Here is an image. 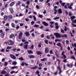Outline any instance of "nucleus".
Masks as SVG:
<instances>
[{
  "instance_id": "nucleus-1",
  "label": "nucleus",
  "mask_w": 76,
  "mask_h": 76,
  "mask_svg": "<svg viewBox=\"0 0 76 76\" xmlns=\"http://www.w3.org/2000/svg\"><path fill=\"white\" fill-rule=\"evenodd\" d=\"M54 35L56 36V38H58L61 37V35L58 33H54Z\"/></svg>"
},
{
  "instance_id": "nucleus-2",
  "label": "nucleus",
  "mask_w": 76,
  "mask_h": 76,
  "mask_svg": "<svg viewBox=\"0 0 76 76\" xmlns=\"http://www.w3.org/2000/svg\"><path fill=\"white\" fill-rule=\"evenodd\" d=\"M7 43L9 45H13V42L12 40H8Z\"/></svg>"
},
{
  "instance_id": "nucleus-3",
  "label": "nucleus",
  "mask_w": 76,
  "mask_h": 76,
  "mask_svg": "<svg viewBox=\"0 0 76 76\" xmlns=\"http://www.w3.org/2000/svg\"><path fill=\"white\" fill-rule=\"evenodd\" d=\"M10 57H11V58H12V59H13V60H16V58L15 56L13 54H10Z\"/></svg>"
},
{
  "instance_id": "nucleus-4",
  "label": "nucleus",
  "mask_w": 76,
  "mask_h": 76,
  "mask_svg": "<svg viewBox=\"0 0 76 76\" xmlns=\"http://www.w3.org/2000/svg\"><path fill=\"white\" fill-rule=\"evenodd\" d=\"M72 22L73 23H76V19L74 20L73 21H72ZM72 25L73 26V27H76V24L75 25L74 24H72Z\"/></svg>"
},
{
  "instance_id": "nucleus-5",
  "label": "nucleus",
  "mask_w": 76,
  "mask_h": 76,
  "mask_svg": "<svg viewBox=\"0 0 76 76\" xmlns=\"http://www.w3.org/2000/svg\"><path fill=\"white\" fill-rule=\"evenodd\" d=\"M58 23H55V25H56V29H58L59 28V26H58Z\"/></svg>"
},
{
  "instance_id": "nucleus-6",
  "label": "nucleus",
  "mask_w": 76,
  "mask_h": 76,
  "mask_svg": "<svg viewBox=\"0 0 76 76\" xmlns=\"http://www.w3.org/2000/svg\"><path fill=\"white\" fill-rule=\"evenodd\" d=\"M15 4V2H12L10 4V6L11 7H12V6H14Z\"/></svg>"
},
{
  "instance_id": "nucleus-7",
  "label": "nucleus",
  "mask_w": 76,
  "mask_h": 76,
  "mask_svg": "<svg viewBox=\"0 0 76 76\" xmlns=\"http://www.w3.org/2000/svg\"><path fill=\"white\" fill-rule=\"evenodd\" d=\"M42 23L43 24L45 25V26H48V23H46L45 22H42Z\"/></svg>"
},
{
  "instance_id": "nucleus-8",
  "label": "nucleus",
  "mask_w": 76,
  "mask_h": 76,
  "mask_svg": "<svg viewBox=\"0 0 76 76\" xmlns=\"http://www.w3.org/2000/svg\"><path fill=\"white\" fill-rule=\"evenodd\" d=\"M49 51V50H48V48H46L45 49V53H48Z\"/></svg>"
},
{
  "instance_id": "nucleus-9",
  "label": "nucleus",
  "mask_w": 76,
  "mask_h": 76,
  "mask_svg": "<svg viewBox=\"0 0 76 76\" xmlns=\"http://www.w3.org/2000/svg\"><path fill=\"white\" fill-rule=\"evenodd\" d=\"M15 37V35L13 34H11L10 36V38L11 39Z\"/></svg>"
},
{
  "instance_id": "nucleus-10",
  "label": "nucleus",
  "mask_w": 76,
  "mask_h": 76,
  "mask_svg": "<svg viewBox=\"0 0 76 76\" xmlns=\"http://www.w3.org/2000/svg\"><path fill=\"white\" fill-rule=\"evenodd\" d=\"M9 10H10L11 13H13V10L12 8H9Z\"/></svg>"
},
{
  "instance_id": "nucleus-11",
  "label": "nucleus",
  "mask_w": 76,
  "mask_h": 76,
  "mask_svg": "<svg viewBox=\"0 0 76 76\" xmlns=\"http://www.w3.org/2000/svg\"><path fill=\"white\" fill-rule=\"evenodd\" d=\"M56 57L58 58H59V56H58V52L57 51V52L56 53Z\"/></svg>"
},
{
  "instance_id": "nucleus-12",
  "label": "nucleus",
  "mask_w": 76,
  "mask_h": 76,
  "mask_svg": "<svg viewBox=\"0 0 76 76\" xmlns=\"http://www.w3.org/2000/svg\"><path fill=\"white\" fill-rule=\"evenodd\" d=\"M7 15H5L4 16V20H7Z\"/></svg>"
},
{
  "instance_id": "nucleus-13",
  "label": "nucleus",
  "mask_w": 76,
  "mask_h": 76,
  "mask_svg": "<svg viewBox=\"0 0 76 76\" xmlns=\"http://www.w3.org/2000/svg\"><path fill=\"white\" fill-rule=\"evenodd\" d=\"M76 18V17L75 16H72L71 17V21L72 22H73V19H75Z\"/></svg>"
},
{
  "instance_id": "nucleus-14",
  "label": "nucleus",
  "mask_w": 76,
  "mask_h": 76,
  "mask_svg": "<svg viewBox=\"0 0 76 76\" xmlns=\"http://www.w3.org/2000/svg\"><path fill=\"white\" fill-rule=\"evenodd\" d=\"M6 73V72L5 70H3L1 72V74H3V75H5Z\"/></svg>"
},
{
  "instance_id": "nucleus-15",
  "label": "nucleus",
  "mask_w": 76,
  "mask_h": 76,
  "mask_svg": "<svg viewBox=\"0 0 76 76\" xmlns=\"http://www.w3.org/2000/svg\"><path fill=\"white\" fill-rule=\"evenodd\" d=\"M25 34L26 37H29V32H26Z\"/></svg>"
},
{
  "instance_id": "nucleus-16",
  "label": "nucleus",
  "mask_w": 76,
  "mask_h": 76,
  "mask_svg": "<svg viewBox=\"0 0 76 76\" xmlns=\"http://www.w3.org/2000/svg\"><path fill=\"white\" fill-rule=\"evenodd\" d=\"M37 53L38 55H40V54H42V53L41 52H40L39 51H38Z\"/></svg>"
},
{
  "instance_id": "nucleus-17",
  "label": "nucleus",
  "mask_w": 76,
  "mask_h": 76,
  "mask_svg": "<svg viewBox=\"0 0 76 76\" xmlns=\"http://www.w3.org/2000/svg\"><path fill=\"white\" fill-rule=\"evenodd\" d=\"M19 60H21V61H25V60L24 58H23V57H21L18 58Z\"/></svg>"
},
{
  "instance_id": "nucleus-18",
  "label": "nucleus",
  "mask_w": 76,
  "mask_h": 76,
  "mask_svg": "<svg viewBox=\"0 0 76 76\" xmlns=\"http://www.w3.org/2000/svg\"><path fill=\"white\" fill-rule=\"evenodd\" d=\"M4 33H3L2 34H1V37L2 38H4Z\"/></svg>"
},
{
  "instance_id": "nucleus-19",
  "label": "nucleus",
  "mask_w": 76,
  "mask_h": 76,
  "mask_svg": "<svg viewBox=\"0 0 76 76\" xmlns=\"http://www.w3.org/2000/svg\"><path fill=\"white\" fill-rule=\"evenodd\" d=\"M18 66H12L11 67V69H16V68H18Z\"/></svg>"
},
{
  "instance_id": "nucleus-20",
  "label": "nucleus",
  "mask_w": 76,
  "mask_h": 76,
  "mask_svg": "<svg viewBox=\"0 0 76 76\" xmlns=\"http://www.w3.org/2000/svg\"><path fill=\"white\" fill-rule=\"evenodd\" d=\"M58 12L59 14H61L62 13V10H61V9H59L58 10Z\"/></svg>"
},
{
  "instance_id": "nucleus-21",
  "label": "nucleus",
  "mask_w": 76,
  "mask_h": 76,
  "mask_svg": "<svg viewBox=\"0 0 76 76\" xmlns=\"http://www.w3.org/2000/svg\"><path fill=\"white\" fill-rule=\"evenodd\" d=\"M55 42H58H58H61V41H62V40L61 39H60V40H59L58 39H56V40H55Z\"/></svg>"
},
{
  "instance_id": "nucleus-22",
  "label": "nucleus",
  "mask_w": 76,
  "mask_h": 76,
  "mask_svg": "<svg viewBox=\"0 0 76 76\" xmlns=\"http://www.w3.org/2000/svg\"><path fill=\"white\" fill-rule=\"evenodd\" d=\"M17 64V62L14 61L13 62H12V65H16Z\"/></svg>"
},
{
  "instance_id": "nucleus-23",
  "label": "nucleus",
  "mask_w": 76,
  "mask_h": 76,
  "mask_svg": "<svg viewBox=\"0 0 76 76\" xmlns=\"http://www.w3.org/2000/svg\"><path fill=\"white\" fill-rule=\"evenodd\" d=\"M27 52L29 54H32V53H33V52L31 50H28Z\"/></svg>"
},
{
  "instance_id": "nucleus-24",
  "label": "nucleus",
  "mask_w": 76,
  "mask_h": 76,
  "mask_svg": "<svg viewBox=\"0 0 76 76\" xmlns=\"http://www.w3.org/2000/svg\"><path fill=\"white\" fill-rule=\"evenodd\" d=\"M69 29L67 27L65 26V28H64V30L65 31H67V30H69Z\"/></svg>"
},
{
  "instance_id": "nucleus-25",
  "label": "nucleus",
  "mask_w": 76,
  "mask_h": 76,
  "mask_svg": "<svg viewBox=\"0 0 76 76\" xmlns=\"http://www.w3.org/2000/svg\"><path fill=\"white\" fill-rule=\"evenodd\" d=\"M28 45H25L24 46V48L25 49H27L28 48Z\"/></svg>"
},
{
  "instance_id": "nucleus-26",
  "label": "nucleus",
  "mask_w": 76,
  "mask_h": 76,
  "mask_svg": "<svg viewBox=\"0 0 76 76\" xmlns=\"http://www.w3.org/2000/svg\"><path fill=\"white\" fill-rule=\"evenodd\" d=\"M28 57L30 58H35V56H34L31 55V56H28Z\"/></svg>"
},
{
  "instance_id": "nucleus-27",
  "label": "nucleus",
  "mask_w": 76,
  "mask_h": 76,
  "mask_svg": "<svg viewBox=\"0 0 76 76\" xmlns=\"http://www.w3.org/2000/svg\"><path fill=\"white\" fill-rule=\"evenodd\" d=\"M40 60L42 61H46L47 60V58H44L43 59H41Z\"/></svg>"
},
{
  "instance_id": "nucleus-28",
  "label": "nucleus",
  "mask_w": 76,
  "mask_h": 76,
  "mask_svg": "<svg viewBox=\"0 0 76 76\" xmlns=\"http://www.w3.org/2000/svg\"><path fill=\"white\" fill-rule=\"evenodd\" d=\"M62 37H63V38H64H64H67V36L66 34H64L62 35Z\"/></svg>"
},
{
  "instance_id": "nucleus-29",
  "label": "nucleus",
  "mask_w": 76,
  "mask_h": 76,
  "mask_svg": "<svg viewBox=\"0 0 76 76\" xmlns=\"http://www.w3.org/2000/svg\"><path fill=\"white\" fill-rule=\"evenodd\" d=\"M20 4V1H18L17 2V3L16 4V6H19V5Z\"/></svg>"
},
{
  "instance_id": "nucleus-30",
  "label": "nucleus",
  "mask_w": 76,
  "mask_h": 76,
  "mask_svg": "<svg viewBox=\"0 0 76 76\" xmlns=\"http://www.w3.org/2000/svg\"><path fill=\"white\" fill-rule=\"evenodd\" d=\"M8 17L10 19H12L13 18V16L11 15H8Z\"/></svg>"
},
{
  "instance_id": "nucleus-31",
  "label": "nucleus",
  "mask_w": 76,
  "mask_h": 76,
  "mask_svg": "<svg viewBox=\"0 0 76 76\" xmlns=\"http://www.w3.org/2000/svg\"><path fill=\"white\" fill-rule=\"evenodd\" d=\"M56 45H57V46H58L59 47H61V44L60 43H57L56 44Z\"/></svg>"
},
{
  "instance_id": "nucleus-32",
  "label": "nucleus",
  "mask_w": 76,
  "mask_h": 76,
  "mask_svg": "<svg viewBox=\"0 0 76 76\" xmlns=\"http://www.w3.org/2000/svg\"><path fill=\"white\" fill-rule=\"evenodd\" d=\"M39 25H34V28H38V27H39Z\"/></svg>"
},
{
  "instance_id": "nucleus-33",
  "label": "nucleus",
  "mask_w": 76,
  "mask_h": 76,
  "mask_svg": "<svg viewBox=\"0 0 76 76\" xmlns=\"http://www.w3.org/2000/svg\"><path fill=\"white\" fill-rule=\"evenodd\" d=\"M54 14L55 15H56L57 14V10L55 9L54 10Z\"/></svg>"
},
{
  "instance_id": "nucleus-34",
  "label": "nucleus",
  "mask_w": 76,
  "mask_h": 76,
  "mask_svg": "<svg viewBox=\"0 0 76 76\" xmlns=\"http://www.w3.org/2000/svg\"><path fill=\"white\" fill-rule=\"evenodd\" d=\"M60 19V18L59 17H56L55 18H53L54 20H57V19Z\"/></svg>"
},
{
  "instance_id": "nucleus-35",
  "label": "nucleus",
  "mask_w": 76,
  "mask_h": 76,
  "mask_svg": "<svg viewBox=\"0 0 76 76\" xmlns=\"http://www.w3.org/2000/svg\"><path fill=\"white\" fill-rule=\"evenodd\" d=\"M33 19H34V21H36V20H37V18H36V17L35 15H33Z\"/></svg>"
},
{
  "instance_id": "nucleus-36",
  "label": "nucleus",
  "mask_w": 76,
  "mask_h": 76,
  "mask_svg": "<svg viewBox=\"0 0 76 76\" xmlns=\"http://www.w3.org/2000/svg\"><path fill=\"white\" fill-rule=\"evenodd\" d=\"M38 67V66H36L35 67H33V68H31V69H37Z\"/></svg>"
},
{
  "instance_id": "nucleus-37",
  "label": "nucleus",
  "mask_w": 76,
  "mask_h": 76,
  "mask_svg": "<svg viewBox=\"0 0 76 76\" xmlns=\"http://www.w3.org/2000/svg\"><path fill=\"white\" fill-rule=\"evenodd\" d=\"M19 35H20V36H22L23 35V33L22 32H20L19 33Z\"/></svg>"
},
{
  "instance_id": "nucleus-38",
  "label": "nucleus",
  "mask_w": 76,
  "mask_h": 76,
  "mask_svg": "<svg viewBox=\"0 0 76 76\" xmlns=\"http://www.w3.org/2000/svg\"><path fill=\"white\" fill-rule=\"evenodd\" d=\"M31 25H34V24L35 23V22L34 21H32L31 22Z\"/></svg>"
},
{
  "instance_id": "nucleus-39",
  "label": "nucleus",
  "mask_w": 76,
  "mask_h": 76,
  "mask_svg": "<svg viewBox=\"0 0 76 76\" xmlns=\"http://www.w3.org/2000/svg\"><path fill=\"white\" fill-rule=\"evenodd\" d=\"M71 58L72 59H73V60H76V58H75L74 56H71Z\"/></svg>"
},
{
  "instance_id": "nucleus-40",
  "label": "nucleus",
  "mask_w": 76,
  "mask_h": 76,
  "mask_svg": "<svg viewBox=\"0 0 76 76\" xmlns=\"http://www.w3.org/2000/svg\"><path fill=\"white\" fill-rule=\"evenodd\" d=\"M11 25L14 28V27H15V24L13 23H11Z\"/></svg>"
},
{
  "instance_id": "nucleus-41",
  "label": "nucleus",
  "mask_w": 76,
  "mask_h": 76,
  "mask_svg": "<svg viewBox=\"0 0 76 76\" xmlns=\"http://www.w3.org/2000/svg\"><path fill=\"white\" fill-rule=\"evenodd\" d=\"M72 47H75L76 48V43H75L74 44V45L73 44H72Z\"/></svg>"
},
{
  "instance_id": "nucleus-42",
  "label": "nucleus",
  "mask_w": 76,
  "mask_h": 76,
  "mask_svg": "<svg viewBox=\"0 0 76 76\" xmlns=\"http://www.w3.org/2000/svg\"><path fill=\"white\" fill-rule=\"evenodd\" d=\"M57 61H58V64L59 65H60V60H59V59H57Z\"/></svg>"
},
{
  "instance_id": "nucleus-43",
  "label": "nucleus",
  "mask_w": 76,
  "mask_h": 76,
  "mask_svg": "<svg viewBox=\"0 0 76 76\" xmlns=\"http://www.w3.org/2000/svg\"><path fill=\"white\" fill-rule=\"evenodd\" d=\"M12 48V47H10V46H8L6 48V49H10Z\"/></svg>"
},
{
  "instance_id": "nucleus-44",
  "label": "nucleus",
  "mask_w": 76,
  "mask_h": 76,
  "mask_svg": "<svg viewBox=\"0 0 76 76\" xmlns=\"http://www.w3.org/2000/svg\"><path fill=\"white\" fill-rule=\"evenodd\" d=\"M68 9H72V7L70 5V6H68Z\"/></svg>"
},
{
  "instance_id": "nucleus-45",
  "label": "nucleus",
  "mask_w": 76,
  "mask_h": 76,
  "mask_svg": "<svg viewBox=\"0 0 76 76\" xmlns=\"http://www.w3.org/2000/svg\"><path fill=\"white\" fill-rule=\"evenodd\" d=\"M51 68L53 71H54V66H52Z\"/></svg>"
},
{
  "instance_id": "nucleus-46",
  "label": "nucleus",
  "mask_w": 76,
  "mask_h": 76,
  "mask_svg": "<svg viewBox=\"0 0 76 76\" xmlns=\"http://www.w3.org/2000/svg\"><path fill=\"white\" fill-rule=\"evenodd\" d=\"M18 39H20L21 38H22V36H20L19 35H18Z\"/></svg>"
},
{
  "instance_id": "nucleus-47",
  "label": "nucleus",
  "mask_w": 76,
  "mask_h": 76,
  "mask_svg": "<svg viewBox=\"0 0 76 76\" xmlns=\"http://www.w3.org/2000/svg\"><path fill=\"white\" fill-rule=\"evenodd\" d=\"M44 41L46 44H48V40H45Z\"/></svg>"
},
{
  "instance_id": "nucleus-48",
  "label": "nucleus",
  "mask_w": 76,
  "mask_h": 76,
  "mask_svg": "<svg viewBox=\"0 0 76 76\" xmlns=\"http://www.w3.org/2000/svg\"><path fill=\"white\" fill-rule=\"evenodd\" d=\"M39 18H42V17H43V16H42V15H41L39 14Z\"/></svg>"
},
{
  "instance_id": "nucleus-49",
  "label": "nucleus",
  "mask_w": 76,
  "mask_h": 76,
  "mask_svg": "<svg viewBox=\"0 0 76 76\" xmlns=\"http://www.w3.org/2000/svg\"><path fill=\"white\" fill-rule=\"evenodd\" d=\"M7 64H8V63L7 62H4V66H7Z\"/></svg>"
},
{
  "instance_id": "nucleus-50",
  "label": "nucleus",
  "mask_w": 76,
  "mask_h": 76,
  "mask_svg": "<svg viewBox=\"0 0 76 76\" xmlns=\"http://www.w3.org/2000/svg\"><path fill=\"white\" fill-rule=\"evenodd\" d=\"M72 15H73V14H72V12H69V16H72Z\"/></svg>"
},
{
  "instance_id": "nucleus-51",
  "label": "nucleus",
  "mask_w": 76,
  "mask_h": 76,
  "mask_svg": "<svg viewBox=\"0 0 76 76\" xmlns=\"http://www.w3.org/2000/svg\"><path fill=\"white\" fill-rule=\"evenodd\" d=\"M54 22L52 21L50 22V25H53V24H54Z\"/></svg>"
},
{
  "instance_id": "nucleus-52",
  "label": "nucleus",
  "mask_w": 76,
  "mask_h": 76,
  "mask_svg": "<svg viewBox=\"0 0 76 76\" xmlns=\"http://www.w3.org/2000/svg\"><path fill=\"white\" fill-rule=\"evenodd\" d=\"M69 34H70L71 37H73V35L72 34V33H71V32L70 31L69 32Z\"/></svg>"
},
{
  "instance_id": "nucleus-53",
  "label": "nucleus",
  "mask_w": 76,
  "mask_h": 76,
  "mask_svg": "<svg viewBox=\"0 0 76 76\" xmlns=\"http://www.w3.org/2000/svg\"><path fill=\"white\" fill-rule=\"evenodd\" d=\"M39 47H41V43H39L38 45Z\"/></svg>"
},
{
  "instance_id": "nucleus-54",
  "label": "nucleus",
  "mask_w": 76,
  "mask_h": 76,
  "mask_svg": "<svg viewBox=\"0 0 76 76\" xmlns=\"http://www.w3.org/2000/svg\"><path fill=\"white\" fill-rule=\"evenodd\" d=\"M25 20L26 21V22H28V21L29 20L28 18H26L25 19Z\"/></svg>"
},
{
  "instance_id": "nucleus-55",
  "label": "nucleus",
  "mask_w": 76,
  "mask_h": 76,
  "mask_svg": "<svg viewBox=\"0 0 76 76\" xmlns=\"http://www.w3.org/2000/svg\"><path fill=\"white\" fill-rule=\"evenodd\" d=\"M47 20H48V21H51V19H50V18H47Z\"/></svg>"
},
{
  "instance_id": "nucleus-56",
  "label": "nucleus",
  "mask_w": 76,
  "mask_h": 76,
  "mask_svg": "<svg viewBox=\"0 0 76 76\" xmlns=\"http://www.w3.org/2000/svg\"><path fill=\"white\" fill-rule=\"evenodd\" d=\"M15 72L14 71H12V72H10L11 74H13V73H14Z\"/></svg>"
},
{
  "instance_id": "nucleus-57",
  "label": "nucleus",
  "mask_w": 76,
  "mask_h": 76,
  "mask_svg": "<svg viewBox=\"0 0 76 76\" xmlns=\"http://www.w3.org/2000/svg\"><path fill=\"white\" fill-rule=\"evenodd\" d=\"M73 66V65L72 63L70 64V66H71V68L72 67V66Z\"/></svg>"
},
{
  "instance_id": "nucleus-58",
  "label": "nucleus",
  "mask_w": 76,
  "mask_h": 76,
  "mask_svg": "<svg viewBox=\"0 0 76 76\" xmlns=\"http://www.w3.org/2000/svg\"><path fill=\"white\" fill-rule=\"evenodd\" d=\"M36 9H39V7L38 5L36 6Z\"/></svg>"
},
{
  "instance_id": "nucleus-59",
  "label": "nucleus",
  "mask_w": 76,
  "mask_h": 76,
  "mask_svg": "<svg viewBox=\"0 0 76 76\" xmlns=\"http://www.w3.org/2000/svg\"><path fill=\"white\" fill-rule=\"evenodd\" d=\"M41 38H44V34H42L41 35Z\"/></svg>"
},
{
  "instance_id": "nucleus-60",
  "label": "nucleus",
  "mask_w": 76,
  "mask_h": 76,
  "mask_svg": "<svg viewBox=\"0 0 76 76\" xmlns=\"http://www.w3.org/2000/svg\"><path fill=\"white\" fill-rule=\"evenodd\" d=\"M58 73V71H57L56 72H55L54 73V75H57Z\"/></svg>"
},
{
  "instance_id": "nucleus-61",
  "label": "nucleus",
  "mask_w": 76,
  "mask_h": 76,
  "mask_svg": "<svg viewBox=\"0 0 76 76\" xmlns=\"http://www.w3.org/2000/svg\"><path fill=\"white\" fill-rule=\"evenodd\" d=\"M23 16V15L22 14V13H20L19 15V16Z\"/></svg>"
},
{
  "instance_id": "nucleus-62",
  "label": "nucleus",
  "mask_w": 76,
  "mask_h": 76,
  "mask_svg": "<svg viewBox=\"0 0 76 76\" xmlns=\"http://www.w3.org/2000/svg\"><path fill=\"white\" fill-rule=\"evenodd\" d=\"M66 44H69V41L67 40H66Z\"/></svg>"
},
{
  "instance_id": "nucleus-63",
  "label": "nucleus",
  "mask_w": 76,
  "mask_h": 76,
  "mask_svg": "<svg viewBox=\"0 0 76 76\" xmlns=\"http://www.w3.org/2000/svg\"><path fill=\"white\" fill-rule=\"evenodd\" d=\"M24 64H25V63H24V62H23V63H22L21 64V66H24Z\"/></svg>"
},
{
  "instance_id": "nucleus-64",
  "label": "nucleus",
  "mask_w": 76,
  "mask_h": 76,
  "mask_svg": "<svg viewBox=\"0 0 76 76\" xmlns=\"http://www.w3.org/2000/svg\"><path fill=\"white\" fill-rule=\"evenodd\" d=\"M31 35L32 36V37H35V34H34V33H32L31 34Z\"/></svg>"
}]
</instances>
